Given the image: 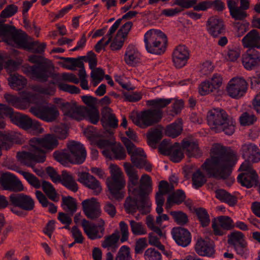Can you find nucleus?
<instances>
[{"label":"nucleus","mask_w":260,"mask_h":260,"mask_svg":"<svg viewBox=\"0 0 260 260\" xmlns=\"http://www.w3.org/2000/svg\"><path fill=\"white\" fill-rule=\"evenodd\" d=\"M211 152L215 155L206 159L202 168L209 178L227 179L236 163V153L231 149L228 150L226 147L218 143L213 145Z\"/></svg>","instance_id":"obj_1"},{"label":"nucleus","mask_w":260,"mask_h":260,"mask_svg":"<svg viewBox=\"0 0 260 260\" xmlns=\"http://www.w3.org/2000/svg\"><path fill=\"white\" fill-rule=\"evenodd\" d=\"M29 142L34 153L18 152L16 156L21 164L31 168L36 162H43L45 161V151L42 148L52 150L57 148L59 144L58 140L52 134H47L42 138H33Z\"/></svg>","instance_id":"obj_2"},{"label":"nucleus","mask_w":260,"mask_h":260,"mask_svg":"<svg viewBox=\"0 0 260 260\" xmlns=\"http://www.w3.org/2000/svg\"><path fill=\"white\" fill-rule=\"evenodd\" d=\"M125 173L128 177V191L133 195H139L143 204L146 202L147 196L152 190V181L151 177L147 174H144L140 180L139 186V176L138 171L129 163L124 165Z\"/></svg>","instance_id":"obj_3"},{"label":"nucleus","mask_w":260,"mask_h":260,"mask_svg":"<svg viewBox=\"0 0 260 260\" xmlns=\"http://www.w3.org/2000/svg\"><path fill=\"white\" fill-rule=\"evenodd\" d=\"M28 60L33 63V66L25 64L22 67V72L34 80L42 82H46L49 77H52V73L50 67L45 61L46 59L37 55L29 56Z\"/></svg>","instance_id":"obj_4"},{"label":"nucleus","mask_w":260,"mask_h":260,"mask_svg":"<svg viewBox=\"0 0 260 260\" xmlns=\"http://www.w3.org/2000/svg\"><path fill=\"white\" fill-rule=\"evenodd\" d=\"M206 118L208 124L211 129L234 130L236 128L235 120L221 108H214L209 110L207 112Z\"/></svg>","instance_id":"obj_5"},{"label":"nucleus","mask_w":260,"mask_h":260,"mask_svg":"<svg viewBox=\"0 0 260 260\" xmlns=\"http://www.w3.org/2000/svg\"><path fill=\"white\" fill-rule=\"evenodd\" d=\"M162 116V110L149 109L142 111L140 113H132L129 117L135 124L141 128L145 129L159 123Z\"/></svg>","instance_id":"obj_6"},{"label":"nucleus","mask_w":260,"mask_h":260,"mask_svg":"<svg viewBox=\"0 0 260 260\" xmlns=\"http://www.w3.org/2000/svg\"><path fill=\"white\" fill-rule=\"evenodd\" d=\"M4 116H9L13 123L24 130L30 128L32 126V119L27 115L19 113H14L12 108L0 104V129L6 128V122Z\"/></svg>","instance_id":"obj_7"},{"label":"nucleus","mask_w":260,"mask_h":260,"mask_svg":"<svg viewBox=\"0 0 260 260\" xmlns=\"http://www.w3.org/2000/svg\"><path fill=\"white\" fill-rule=\"evenodd\" d=\"M144 42L147 51L151 54L160 55L164 53L167 45V36L160 32L159 35L147 31L144 36Z\"/></svg>","instance_id":"obj_8"},{"label":"nucleus","mask_w":260,"mask_h":260,"mask_svg":"<svg viewBox=\"0 0 260 260\" xmlns=\"http://www.w3.org/2000/svg\"><path fill=\"white\" fill-rule=\"evenodd\" d=\"M121 140L125 146L128 154L131 155V161L133 165L137 168H145L147 171L151 172L152 165L147 161L146 155L144 150L142 148H137L126 137H122Z\"/></svg>","instance_id":"obj_9"},{"label":"nucleus","mask_w":260,"mask_h":260,"mask_svg":"<svg viewBox=\"0 0 260 260\" xmlns=\"http://www.w3.org/2000/svg\"><path fill=\"white\" fill-rule=\"evenodd\" d=\"M111 170V178L107 181L108 188L112 197L117 200L124 198V192L122 190L125 186V182L120 169L113 166Z\"/></svg>","instance_id":"obj_10"},{"label":"nucleus","mask_w":260,"mask_h":260,"mask_svg":"<svg viewBox=\"0 0 260 260\" xmlns=\"http://www.w3.org/2000/svg\"><path fill=\"white\" fill-rule=\"evenodd\" d=\"M24 178L26 180L28 183L36 189L40 188L41 187L46 196L51 200L54 202H57L59 199L57 193L53 186L49 182L43 180L42 182L34 174L20 171L19 172Z\"/></svg>","instance_id":"obj_11"},{"label":"nucleus","mask_w":260,"mask_h":260,"mask_svg":"<svg viewBox=\"0 0 260 260\" xmlns=\"http://www.w3.org/2000/svg\"><path fill=\"white\" fill-rule=\"evenodd\" d=\"M83 135L91 144L96 143L100 148L112 146L114 143L113 131H83Z\"/></svg>","instance_id":"obj_12"},{"label":"nucleus","mask_w":260,"mask_h":260,"mask_svg":"<svg viewBox=\"0 0 260 260\" xmlns=\"http://www.w3.org/2000/svg\"><path fill=\"white\" fill-rule=\"evenodd\" d=\"M158 151L162 155L170 156V160L173 162H180L184 157V155L180 143L176 142L170 145L169 141L164 139L158 146Z\"/></svg>","instance_id":"obj_13"},{"label":"nucleus","mask_w":260,"mask_h":260,"mask_svg":"<svg viewBox=\"0 0 260 260\" xmlns=\"http://www.w3.org/2000/svg\"><path fill=\"white\" fill-rule=\"evenodd\" d=\"M30 111L38 118L47 122L55 120L59 114L57 107L54 105L50 106L42 105L31 107Z\"/></svg>","instance_id":"obj_14"},{"label":"nucleus","mask_w":260,"mask_h":260,"mask_svg":"<svg viewBox=\"0 0 260 260\" xmlns=\"http://www.w3.org/2000/svg\"><path fill=\"white\" fill-rule=\"evenodd\" d=\"M240 6L238 7V2L234 0H228L227 6L229 9L230 14L235 20H243L247 17L245 11L250 7L249 0H240Z\"/></svg>","instance_id":"obj_15"},{"label":"nucleus","mask_w":260,"mask_h":260,"mask_svg":"<svg viewBox=\"0 0 260 260\" xmlns=\"http://www.w3.org/2000/svg\"><path fill=\"white\" fill-rule=\"evenodd\" d=\"M248 84L242 78H233L228 84L226 91L228 95L233 98L239 99L246 93Z\"/></svg>","instance_id":"obj_16"},{"label":"nucleus","mask_w":260,"mask_h":260,"mask_svg":"<svg viewBox=\"0 0 260 260\" xmlns=\"http://www.w3.org/2000/svg\"><path fill=\"white\" fill-rule=\"evenodd\" d=\"M9 201L10 205L24 211H30L35 208L34 200L23 193L11 194L9 197Z\"/></svg>","instance_id":"obj_17"},{"label":"nucleus","mask_w":260,"mask_h":260,"mask_svg":"<svg viewBox=\"0 0 260 260\" xmlns=\"http://www.w3.org/2000/svg\"><path fill=\"white\" fill-rule=\"evenodd\" d=\"M104 224L105 221L101 218L99 219L98 225L90 224L85 219L82 220L81 223L84 233L92 240L101 239L103 237L105 232Z\"/></svg>","instance_id":"obj_18"},{"label":"nucleus","mask_w":260,"mask_h":260,"mask_svg":"<svg viewBox=\"0 0 260 260\" xmlns=\"http://www.w3.org/2000/svg\"><path fill=\"white\" fill-rule=\"evenodd\" d=\"M135 198L133 199L130 197L126 198L124 206L126 210L128 212H136L138 209L142 214H146L149 211L148 210L150 207L148 196H147L146 202L143 204L141 202V197L139 195H133Z\"/></svg>","instance_id":"obj_19"},{"label":"nucleus","mask_w":260,"mask_h":260,"mask_svg":"<svg viewBox=\"0 0 260 260\" xmlns=\"http://www.w3.org/2000/svg\"><path fill=\"white\" fill-rule=\"evenodd\" d=\"M68 148L71 153V164L80 165L85 161L86 151L83 145L72 141L68 144Z\"/></svg>","instance_id":"obj_20"},{"label":"nucleus","mask_w":260,"mask_h":260,"mask_svg":"<svg viewBox=\"0 0 260 260\" xmlns=\"http://www.w3.org/2000/svg\"><path fill=\"white\" fill-rule=\"evenodd\" d=\"M54 102L64 115L78 121L81 106H78L77 103L74 101L64 102L61 99H56Z\"/></svg>","instance_id":"obj_21"},{"label":"nucleus","mask_w":260,"mask_h":260,"mask_svg":"<svg viewBox=\"0 0 260 260\" xmlns=\"http://www.w3.org/2000/svg\"><path fill=\"white\" fill-rule=\"evenodd\" d=\"M78 181L92 190L93 195H99L102 190L101 183L93 176L88 173H78Z\"/></svg>","instance_id":"obj_22"},{"label":"nucleus","mask_w":260,"mask_h":260,"mask_svg":"<svg viewBox=\"0 0 260 260\" xmlns=\"http://www.w3.org/2000/svg\"><path fill=\"white\" fill-rule=\"evenodd\" d=\"M0 183L5 190L20 191L23 189L21 182L9 172H6L1 175Z\"/></svg>","instance_id":"obj_23"},{"label":"nucleus","mask_w":260,"mask_h":260,"mask_svg":"<svg viewBox=\"0 0 260 260\" xmlns=\"http://www.w3.org/2000/svg\"><path fill=\"white\" fill-rule=\"evenodd\" d=\"M82 206L83 211L88 218L94 219L100 216V204L95 198L84 200L82 202Z\"/></svg>","instance_id":"obj_24"},{"label":"nucleus","mask_w":260,"mask_h":260,"mask_svg":"<svg viewBox=\"0 0 260 260\" xmlns=\"http://www.w3.org/2000/svg\"><path fill=\"white\" fill-rule=\"evenodd\" d=\"M171 234L179 246L185 247L191 242V235L187 229L180 226L174 227L171 231Z\"/></svg>","instance_id":"obj_25"},{"label":"nucleus","mask_w":260,"mask_h":260,"mask_svg":"<svg viewBox=\"0 0 260 260\" xmlns=\"http://www.w3.org/2000/svg\"><path fill=\"white\" fill-rule=\"evenodd\" d=\"M27 39L28 36L25 32L20 29H16L11 39L10 43L13 42L18 48L31 50L33 49L37 42H29Z\"/></svg>","instance_id":"obj_26"},{"label":"nucleus","mask_w":260,"mask_h":260,"mask_svg":"<svg viewBox=\"0 0 260 260\" xmlns=\"http://www.w3.org/2000/svg\"><path fill=\"white\" fill-rule=\"evenodd\" d=\"M260 63V53L255 49H248L242 55V63L247 70H252Z\"/></svg>","instance_id":"obj_27"},{"label":"nucleus","mask_w":260,"mask_h":260,"mask_svg":"<svg viewBox=\"0 0 260 260\" xmlns=\"http://www.w3.org/2000/svg\"><path fill=\"white\" fill-rule=\"evenodd\" d=\"M182 149L188 157H200L202 155V150L199 147L198 142L188 138H184L180 144Z\"/></svg>","instance_id":"obj_28"},{"label":"nucleus","mask_w":260,"mask_h":260,"mask_svg":"<svg viewBox=\"0 0 260 260\" xmlns=\"http://www.w3.org/2000/svg\"><path fill=\"white\" fill-rule=\"evenodd\" d=\"M112 112V109L108 107H104L101 111V122L105 128L116 129L118 127V120Z\"/></svg>","instance_id":"obj_29"},{"label":"nucleus","mask_w":260,"mask_h":260,"mask_svg":"<svg viewBox=\"0 0 260 260\" xmlns=\"http://www.w3.org/2000/svg\"><path fill=\"white\" fill-rule=\"evenodd\" d=\"M225 25L222 19L217 16H212L207 21V30L212 37L216 38L225 31Z\"/></svg>","instance_id":"obj_30"},{"label":"nucleus","mask_w":260,"mask_h":260,"mask_svg":"<svg viewBox=\"0 0 260 260\" xmlns=\"http://www.w3.org/2000/svg\"><path fill=\"white\" fill-rule=\"evenodd\" d=\"M189 56V52L187 47L184 45L178 46L173 54V61L176 67L180 68L184 66Z\"/></svg>","instance_id":"obj_31"},{"label":"nucleus","mask_w":260,"mask_h":260,"mask_svg":"<svg viewBox=\"0 0 260 260\" xmlns=\"http://www.w3.org/2000/svg\"><path fill=\"white\" fill-rule=\"evenodd\" d=\"M244 48L260 49V34L256 29H252L242 40Z\"/></svg>","instance_id":"obj_32"},{"label":"nucleus","mask_w":260,"mask_h":260,"mask_svg":"<svg viewBox=\"0 0 260 260\" xmlns=\"http://www.w3.org/2000/svg\"><path fill=\"white\" fill-rule=\"evenodd\" d=\"M241 151L243 156L248 159L249 161L252 162L260 161V151L255 145L251 143L243 144L241 147Z\"/></svg>","instance_id":"obj_33"},{"label":"nucleus","mask_w":260,"mask_h":260,"mask_svg":"<svg viewBox=\"0 0 260 260\" xmlns=\"http://www.w3.org/2000/svg\"><path fill=\"white\" fill-rule=\"evenodd\" d=\"M78 121L85 118L90 123L95 124L100 120V113L97 108H88L87 107L81 106V110Z\"/></svg>","instance_id":"obj_34"},{"label":"nucleus","mask_w":260,"mask_h":260,"mask_svg":"<svg viewBox=\"0 0 260 260\" xmlns=\"http://www.w3.org/2000/svg\"><path fill=\"white\" fill-rule=\"evenodd\" d=\"M258 175L255 171L249 173H241L238 177L237 181L243 186L249 188L258 183Z\"/></svg>","instance_id":"obj_35"},{"label":"nucleus","mask_w":260,"mask_h":260,"mask_svg":"<svg viewBox=\"0 0 260 260\" xmlns=\"http://www.w3.org/2000/svg\"><path fill=\"white\" fill-rule=\"evenodd\" d=\"M195 250L199 255L203 256L212 257L215 253L212 243L202 239L198 240L195 246Z\"/></svg>","instance_id":"obj_36"},{"label":"nucleus","mask_w":260,"mask_h":260,"mask_svg":"<svg viewBox=\"0 0 260 260\" xmlns=\"http://www.w3.org/2000/svg\"><path fill=\"white\" fill-rule=\"evenodd\" d=\"M68 189L76 192L78 191V184L73 176L70 175L66 171H63L61 174V179L60 182Z\"/></svg>","instance_id":"obj_37"},{"label":"nucleus","mask_w":260,"mask_h":260,"mask_svg":"<svg viewBox=\"0 0 260 260\" xmlns=\"http://www.w3.org/2000/svg\"><path fill=\"white\" fill-rule=\"evenodd\" d=\"M16 29L15 27L14 26L4 24L0 22V37L4 42L8 44H10L11 39Z\"/></svg>","instance_id":"obj_38"},{"label":"nucleus","mask_w":260,"mask_h":260,"mask_svg":"<svg viewBox=\"0 0 260 260\" xmlns=\"http://www.w3.org/2000/svg\"><path fill=\"white\" fill-rule=\"evenodd\" d=\"M61 207L64 211L69 212L70 215H73L77 210L76 200L71 196L63 197Z\"/></svg>","instance_id":"obj_39"},{"label":"nucleus","mask_w":260,"mask_h":260,"mask_svg":"<svg viewBox=\"0 0 260 260\" xmlns=\"http://www.w3.org/2000/svg\"><path fill=\"white\" fill-rule=\"evenodd\" d=\"M228 243L233 246L240 244L243 246L246 242L244 234L239 231L231 233L228 236Z\"/></svg>","instance_id":"obj_40"},{"label":"nucleus","mask_w":260,"mask_h":260,"mask_svg":"<svg viewBox=\"0 0 260 260\" xmlns=\"http://www.w3.org/2000/svg\"><path fill=\"white\" fill-rule=\"evenodd\" d=\"M194 212L202 227H207L209 225L210 219L206 209L202 207L197 208L194 209Z\"/></svg>","instance_id":"obj_41"},{"label":"nucleus","mask_w":260,"mask_h":260,"mask_svg":"<svg viewBox=\"0 0 260 260\" xmlns=\"http://www.w3.org/2000/svg\"><path fill=\"white\" fill-rule=\"evenodd\" d=\"M9 85L13 89L20 90L24 88L27 84V80L21 76H13L9 80Z\"/></svg>","instance_id":"obj_42"},{"label":"nucleus","mask_w":260,"mask_h":260,"mask_svg":"<svg viewBox=\"0 0 260 260\" xmlns=\"http://www.w3.org/2000/svg\"><path fill=\"white\" fill-rule=\"evenodd\" d=\"M192 186L196 189L202 187L207 182L205 175L200 170H197L192 175Z\"/></svg>","instance_id":"obj_43"},{"label":"nucleus","mask_w":260,"mask_h":260,"mask_svg":"<svg viewBox=\"0 0 260 260\" xmlns=\"http://www.w3.org/2000/svg\"><path fill=\"white\" fill-rule=\"evenodd\" d=\"M146 137L148 145L155 148L156 144L162 138V131H149L146 134Z\"/></svg>","instance_id":"obj_44"},{"label":"nucleus","mask_w":260,"mask_h":260,"mask_svg":"<svg viewBox=\"0 0 260 260\" xmlns=\"http://www.w3.org/2000/svg\"><path fill=\"white\" fill-rule=\"evenodd\" d=\"M170 214L179 225H184L188 222V216L182 211H171Z\"/></svg>","instance_id":"obj_45"},{"label":"nucleus","mask_w":260,"mask_h":260,"mask_svg":"<svg viewBox=\"0 0 260 260\" xmlns=\"http://www.w3.org/2000/svg\"><path fill=\"white\" fill-rule=\"evenodd\" d=\"M120 236L118 232H115L105 238V240L102 243L103 248H109L115 246L118 242Z\"/></svg>","instance_id":"obj_46"},{"label":"nucleus","mask_w":260,"mask_h":260,"mask_svg":"<svg viewBox=\"0 0 260 260\" xmlns=\"http://www.w3.org/2000/svg\"><path fill=\"white\" fill-rule=\"evenodd\" d=\"M172 100V99H157L148 101L147 102V105L153 107V109H158L162 110V108L169 105L171 103Z\"/></svg>","instance_id":"obj_47"},{"label":"nucleus","mask_w":260,"mask_h":260,"mask_svg":"<svg viewBox=\"0 0 260 260\" xmlns=\"http://www.w3.org/2000/svg\"><path fill=\"white\" fill-rule=\"evenodd\" d=\"M53 156L56 161L64 166H67L69 162L71 163V155L68 152L55 151L53 153Z\"/></svg>","instance_id":"obj_48"},{"label":"nucleus","mask_w":260,"mask_h":260,"mask_svg":"<svg viewBox=\"0 0 260 260\" xmlns=\"http://www.w3.org/2000/svg\"><path fill=\"white\" fill-rule=\"evenodd\" d=\"M131 231L134 235H142L146 234V230L141 222H138L135 220L129 221Z\"/></svg>","instance_id":"obj_49"},{"label":"nucleus","mask_w":260,"mask_h":260,"mask_svg":"<svg viewBox=\"0 0 260 260\" xmlns=\"http://www.w3.org/2000/svg\"><path fill=\"white\" fill-rule=\"evenodd\" d=\"M124 60L127 64L130 65H134L139 62V58L133 47L127 48L125 53Z\"/></svg>","instance_id":"obj_50"},{"label":"nucleus","mask_w":260,"mask_h":260,"mask_svg":"<svg viewBox=\"0 0 260 260\" xmlns=\"http://www.w3.org/2000/svg\"><path fill=\"white\" fill-rule=\"evenodd\" d=\"M220 226L223 230H231L234 228L232 219L227 216H220L218 217Z\"/></svg>","instance_id":"obj_51"},{"label":"nucleus","mask_w":260,"mask_h":260,"mask_svg":"<svg viewBox=\"0 0 260 260\" xmlns=\"http://www.w3.org/2000/svg\"><path fill=\"white\" fill-rule=\"evenodd\" d=\"M145 260H161V253L154 248H148L144 252Z\"/></svg>","instance_id":"obj_52"},{"label":"nucleus","mask_w":260,"mask_h":260,"mask_svg":"<svg viewBox=\"0 0 260 260\" xmlns=\"http://www.w3.org/2000/svg\"><path fill=\"white\" fill-rule=\"evenodd\" d=\"M169 197V200H172L173 201V203L180 205L184 202L186 196L185 192L182 190L178 189L170 194Z\"/></svg>","instance_id":"obj_53"},{"label":"nucleus","mask_w":260,"mask_h":260,"mask_svg":"<svg viewBox=\"0 0 260 260\" xmlns=\"http://www.w3.org/2000/svg\"><path fill=\"white\" fill-rule=\"evenodd\" d=\"M131 258L130 248L126 245H123L120 248L115 260H130Z\"/></svg>","instance_id":"obj_54"},{"label":"nucleus","mask_w":260,"mask_h":260,"mask_svg":"<svg viewBox=\"0 0 260 260\" xmlns=\"http://www.w3.org/2000/svg\"><path fill=\"white\" fill-rule=\"evenodd\" d=\"M256 120V117L253 114L247 112L243 113L239 118L241 125L244 126L252 125Z\"/></svg>","instance_id":"obj_55"},{"label":"nucleus","mask_w":260,"mask_h":260,"mask_svg":"<svg viewBox=\"0 0 260 260\" xmlns=\"http://www.w3.org/2000/svg\"><path fill=\"white\" fill-rule=\"evenodd\" d=\"M111 151L116 159H124L126 156L124 148L120 144L113 146Z\"/></svg>","instance_id":"obj_56"},{"label":"nucleus","mask_w":260,"mask_h":260,"mask_svg":"<svg viewBox=\"0 0 260 260\" xmlns=\"http://www.w3.org/2000/svg\"><path fill=\"white\" fill-rule=\"evenodd\" d=\"M17 11V6L14 4L9 5L2 11L0 17L3 18H9L15 14Z\"/></svg>","instance_id":"obj_57"},{"label":"nucleus","mask_w":260,"mask_h":260,"mask_svg":"<svg viewBox=\"0 0 260 260\" xmlns=\"http://www.w3.org/2000/svg\"><path fill=\"white\" fill-rule=\"evenodd\" d=\"M215 90L209 81H205L201 83L199 86V93L202 95H205Z\"/></svg>","instance_id":"obj_58"},{"label":"nucleus","mask_w":260,"mask_h":260,"mask_svg":"<svg viewBox=\"0 0 260 260\" xmlns=\"http://www.w3.org/2000/svg\"><path fill=\"white\" fill-rule=\"evenodd\" d=\"M148 244L145 238H141L137 240L135 245L136 254H142L144 249L147 247Z\"/></svg>","instance_id":"obj_59"},{"label":"nucleus","mask_w":260,"mask_h":260,"mask_svg":"<svg viewBox=\"0 0 260 260\" xmlns=\"http://www.w3.org/2000/svg\"><path fill=\"white\" fill-rule=\"evenodd\" d=\"M57 85L60 90L71 94L79 93L80 91L79 88L74 85H71L63 83H59Z\"/></svg>","instance_id":"obj_60"},{"label":"nucleus","mask_w":260,"mask_h":260,"mask_svg":"<svg viewBox=\"0 0 260 260\" xmlns=\"http://www.w3.org/2000/svg\"><path fill=\"white\" fill-rule=\"evenodd\" d=\"M4 98L7 103L14 107H18L21 103L20 98L11 94H5Z\"/></svg>","instance_id":"obj_61"},{"label":"nucleus","mask_w":260,"mask_h":260,"mask_svg":"<svg viewBox=\"0 0 260 260\" xmlns=\"http://www.w3.org/2000/svg\"><path fill=\"white\" fill-rule=\"evenodd\" d=\"M119 228L121 233L120 242L123 243L128 239L129 232L127 224L123 221L119 222Z\"/></svg>","instance_id":"obj_62"},{"label":"nucleus","mask_w":260,"mask_h":260,"mask_svg":"<svg viewBox=\"0 0 260 260\" xmlns=\"http://www.w3.org/2000/svg\"><path fill=\"white\" fill-rule=\"evenodd\" d=\"M72 237L74 239V241L77 243L82 244L84 242V238L82 235V232L78 229L77 226L75 225L71 229Z\"/></svg>","instance_id":"obj_63"},{"label":"nucleus","mask_w":260,"mask_h":260,"mask_svg":"<svg viewBox=\"0 0 260 260\" xmlns=\"http://www.w3.org/2000/svg\"><path fill=\"white\" fill-rule=\"evenodd\" d=\"M132 26V22L128 21L121 27V28L117 32V34L125 39L127 37V35Z\"/></svg>","instance_id":"obj_64"}]
</instances>
